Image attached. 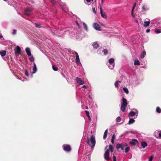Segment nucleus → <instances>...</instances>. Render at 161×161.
Segmentation results:
<instances>
[{
    "label": "nucleus",
    "instance_id": "obj_1",
    "mask_svg": "<svg viewBox=\"0 0 161 161\" xmlns=\"http://www.w3.org/2000/svg\"><path fill=\"white\" fill-rule=\"evenodd\" d=\"M86 143L93 149L95 146L96 140L95 136L92 135L90 138H88L86 141Z\"/></svg>",
    "mask_w": 161,
    "mask_h": 161
},
{
    "label": "nucleus",
    "instance_id": "obj_2",
    "mask_svg": "<svg viewBox=\"0 0 161 161\" xmlns=\"http://www.w3.org/2000/svg\"><path fill=\"white\" fill-rule=\"evenodd\" d=\"M127 102L126 99L123 97L122 99V101L121 103V109L123 112H124L125 109L127 105Z\"/></svg>",
    "mask_w": 161,
    "mask_h": 161
},
{
    "label": "nucleus",
    "instance_id": "obj_3",
    "mask_svg": "<svg viewBox=\"0 0 161 161\" xmlns=\"http://www.w3.org/2000/svg\"><path fill=\"white\" fill-rule=\"evenodd\" d=\"M138 114V112L137 110L136 109H133L129 113V116L130 117H133L136 116V117L134 118L135 119L137 117Z\"/></svg>",
    "mask_w": 161,
    "mask_h": 161
},
{
    "label": "nucleus",
    "instance_id": "obj_4",
    "mask_svg": "<svg viewBox=\"0 0 161 161\" xmlns=\"http://www.w3.org/2000/svg\"><path fill=\"white\" fill-rule=\"evenodd\" d=\"M127 146V144L123 143L121 144H118L116 145V148L117 149L120 148L122 150L124 149L125 147Z\"/></svg>",
    "mask_w": 161,
    "mask_h": 161
},
{
    "label": "nucleus",
    "instance_id": "obj_5",
    "mask_svg": "<svg viewBox=\"0 0 161 161\" xmlns=\"http://www.w3.org/2000/svg\"><path fill=\"white\" fill-rule=\"evenodd\" d=\"M36 71H33L31 72V71H25V74L28 77L31 78L32 77L33 74L36 73Z\"/></svg>",
    "mask_w": 161,
    "mask_h": 161
},
{
    "label": "nucleus",
    "instance_id": "obj_6",
    "mask_svg": "<svg viewBox=\"0 0 161 161\" xmlns=\"http://www.w3.org/2000/svg\"><path fill=\"white\" fill-rule=\"evenodd\" d=\"M75 80H76L77 83L80 85H82L85 83L84 81L79 77H76Z\"/></svg>",
    "mask_w": 161,
    "mask_h": 161
},
{
    "label": "nucleus",
    "instance_id": "obj_7",
    "mask_svg": "<svg viewBox=\"0 0 161 161\" xmlns=\"http://www.w3.org/2000/svg\"><path fill=\"white\" fill-rule=\"evenodd\" d=\"M14 51L16 56H17L20 54L21 49L19 46H17L15 48Z\"/></svg>",
    "mask_w": 161,
    "mask_h": 161
},
{
    "label": "nucleus",
    "instance_id": "obj_8",
    "mask_svg": "<svg viewBox=\"0 0 161 161\" xmlns=\"http://www.w3.org/2000/svg\"><path fill=\"white\" fill-rule=\"evenodd\" d=\"M63 147L64 150L65 151L69 152L71 150L70 147L69 145H64Z\"/></svg>",
    "mask_w": 161,
    "mask_h": 161
},
{
    "label": "nucleus",
    "instance_id": "obj_9",
    "mask_svg": "<svg viewBox=\"0 0 161 161\" xmlns=\"http://www.w3.org/2000/svg\"><path fill=\"white\" fill-rule=\"evenodd\" d=\"M109 150L107 149L104 154V158L105 160H108L109 159Z\"/></svg>",
    "mask_w": 161,
    "mask_h": 161
},
{
    "label": "nucleus",
    "instance_id": "obj_10",
    "mask_svg": "<svg viewBox=\"0 0 161 161\" xmlns=\"http://www.w3.org/2000/svg\"><path fill=\"white\" fill-rule=\"evenodd\" d=\"M100 6V14L102 17L106 19L107 18V16L106 13L103 11L101 7Z\"/></svg>",
    "mask_w": 161,
    "mask_h": 161
},
{
    "label": "nucleus",
    "instance_id": "obj_11",
    "mask_svg": "<svg viewBox=\"0 0 161 161\" xmlns=\"http://www.w3.org/2000/svg\"><path fill=\"white\" fill-rule=\"evenodd\" d=\"M93 27L97 30L100 31V27L99 25L96 23H94L93 24Z\"/></svg>",
    "mask_w": 161,
    "mask_h": 161
},
{
    "label": "nucleus",
    "instance_id": "obj_12",
    "mask_svg": "<svg viewBox=\"0 0 161 161\" xmlns=\"http://www.w3.org/2000/svg\"><path fill=\"white\" fill-rule=\"evenodd\" d=\"M32 11V9L29 8H26L25 10V14L27 15H30L29 13L31 12Z\"/></svg>",
    "mask_w": 161,
    "mask_h": 161
},
{
    "label": "nucleus",
    "instance_id": "obj_13",
    "mask_svg": "<svg viewBox=\"0 0 161 161\" xmlns=\"http://www.w3.org/2000/svg\"><path fill=\"white\" fill-rule=\"evenodd\" d=\"M138 143L137 140L136 139H132L130 142V144L132 145H135Z\"/></svg>",
    "mask_w": 161,
    "mask_h": 161
},
{
    "label": "nucleus",
    "instance_id": "obj_14",
    "mask_svg": "<svg viewBox=\"0 0 161 161\" xmlns=\"http://www.w3.org/2000/svg\"><path fill=\"white\" fill-rule=\"evenodd\" d=\"M25 51L27 54L29 56H30L31 55V50L30 48L27 47L25 49Z\"/></svg>",
    "mask_w": 161,
    "mask_h": 161
},
{
    "label": "nucleus",
    "instance_id": "obj_15",
    "mask_svg": "<svg viewBox=\"0 0 161 161\" xmlns=\"http://www.w3.org/2000/svg\"><path fill=\"white\" fill-rule=\"evenodd\" d=\"M141 144L143 148H145L147 146V143L145 141L142 142Z\"/></svg>",
    "mask_w": 161,
    "mask_h": 161
},
{
    "label": "nucleus",
    "instance_id": "obj_16",
    "mask_svg": "<svg viewBox=\"0 0 161 161\" xmlns=\"http://www.w3.org/2000/svg\"><path fill=\"white\" fill-rule=\"evenodd\" d=\"M92 46L95 49H97L99 47V45L96 42L93 43L92 44Z\"/></svg>",
    "mask_w": 161,
    "mask_h": 161
},
{
    "label": "nucleus",
    "instance_id": "obj_17",
    "mask_svg": "<svg viewBox=\"0 0 161 161\" xmlns=\"http://www.w3.org/2000/svg\"><path fill=\"white\" fill-rule=\"evenodd\" d=\"M142 9L144 11H146L149 9V8L147 5H144L142 7Z\"/></svg>",
    "mask_w": 161,
    "mask_h": 161
},
{
    "label": "nucleus",
    "instance_id": "obj_18",
    "mask_svg": "<svg viewBox=\"0 0 161 161\" xmlns=\"http://www.w3.org/2000/svg\"><path fill=\"white\" fill-rule=\"evenodd\" d=\"M146 55V52L145 51H143L142 53L140 54V57L142 58H144Z\"/></svg>",
    "mask_w": 161,
    "mask_h": 161
},
{
    "label": "nucleus",
    "instance_id": "obj_19",
    "mask_svg": "<svg viewBox=\"0 0 161 161\" xmlns=\"http://www.w3.org/2000/svg\"><path fill=\"white\" fill-rule=\"evenodd\" d=\"M0 54L2 57H4L6 55V51L5 50L1 51H0Z\"/></svg>",
    "mask_w": 161,
    "mask_h": 161
},
{
    "label": "nucleus",
    "instance_id": "obj_20",
    "mask_svg": "<svg viewBox=\"0 0 161 161\" xmlns=\"http://www.w3.org/2000/svg\"><path fill=\"white\" fill-rule=\"evenodd\" d=\"M108 129H107L105 130L104 132L103 136V138L104 139H105L107 137L108 135Z\"/></svg>",
    "mask_w": 161,
    "mask_h": 161
},
{
    "label": "nucleus",
    "instance_id": "obj_21",
    "mask_svg": "<svg viewBox=\"0 0 161 161\" xmlns=\"http://www.w3.org/2000/svg\"><path fill=\"white\" fill-rule=\"evenodd\" d=\"M135 121V120L133 119H131V118H130V120L129 121L128 124L131 125Z\"/></svg>",
    "mask_w": 161,
    "mask_h": 161
},
{
    "label": "nucleus",
    "instance_id": "obj_22",
    "mask_svg": "<svg viewBox=\"0 0 161 161\" xmlns=\"http://www.w3.org/2000/svg\"><path fill=\"white\" fill-rule=\"evenodd\" d=\"M150 24L149 21H145L144 22L143 26L144 27H147Z\"/></svg>",
    "mask_w": 161,
    "mask_h": 161
},
{
    "label": "nucleus",
    "instance_id": "obj_23",
    "mask_svg": "<svg viewBox=\"0 0 161 161\" xmlns=\"http://www.w3.org/2000/svg\"><path fill=\"white\" fill-rule=\"evenodd\" d=\"M115 138V135L114 134L112 137V139L111 140V142L113 143L114 144V140Z\"/></svg>",
    "mask_w": 161,
    "mask_h": 161
},
{
    "label": "nucleus",
    "instance_id": "obj_24",
    "mask_svg": "<svg viewBox=\"0 0 161 161\" xmlns=\"http://www.w3.org/2000/svg\"><path fill=\"white\" fill-rule=\"evenodd\" d=\"M109 148L111 153H112L113 152L114 148L112 145H109Z\"/></svg>",
    "mask_w": 161,
    "mask_h": 161
},
{
    "label": "nucleus",
    "instance_id": "obj_25",
    "mask_svg": "<svg viewBox=\"0 0 161 161\" xmlns=\"http://www.w3.org/2000/svg\"><path fill=\"white\" fill-rule=\"evenodd\" d=\"M86 112L87 116L88 117V118L89 121H91V117L89 115V112L87 111H86Z\"/></svg>",
    "mask_w": 161,
    "mask_h": 161
},
{
    "label": "nucleus",
    "instance_id": "obj_26",
    "mask_svg": "<svg viewBox=\"0 0 161 161\" xmlns=\"http://www.w3.org/2000/svg\"><path fill=\"white\" fill-rule=\"evenodd\" d=\"M120 82H121L120 81H116L115 82V84H114L116 88H118V86L119 83H120Z\"/></svg>",
    "mask_w": 161,
    "mask_h": 161
},
{
    "label": "nucleus",
    "instance_id": "obj_27",
    "mask_svg": "<svg viewBox=\"0 0 161 161\" xmlns=\"http://www.w3.org/2000/svg\"><path fill=\"white\" fill-rule=\"evenodd\" d=\"M114 62V60L113 58H110L109 60V63L111 64H113Z\"/></svg>",
    "mask_w": 161,
    "mask_h": 161
},
{
    "label": "nucleus",
    "instance_id": "obj_28",
    "mask_svg": "<svg viewBox=\"0 0 161 161\" xmlns=\"http://www.w3.org/2000/svg\"><path fill=\"white\" fill-rule=\"evenodd\" d=\"M156 112L157 113H161V109L160 108L158 107L156 108Z\"/></svg>",
    "mask_w": 161,
    "mask_h": 161
},
{
    "label": "nucleus",
    "instance_id": "obj_29",
    "mask_svg": "<svg viewBox=\"0 0 161 161\" xmlns=\"http://www.w3.org/2000/svg\"><path fill=\"white\" fill-rule=\"evenodd\" d=\"M140 62L138 60H135L134 63V64L135 65H140Z\"/></svg>",
    "mask_w": 161,
    "mask_h": 161
},
{
    "label": "nucleus",
    "instance_id": "obj_30",
    "mask_svg": "<svg viewBox=\"0 0 161 161\" xmlns=\"http://www.w3.org/2000/svg\"><path fill=\"white\" fill-rule=\"evenodd\" d=\"M123 90L126 93L128 94L129 93V91L127 88L124 87Z\"/></svg>",
    "mask_w": 161,
    "mask_h": 161
},
{
    "label": "nucleus",
    "instance_id": "obj_31",
    "mask_svg": "<svg viewBox=\"0 0 161 161\" xmlns=\"http://www.w3.org/2000/svg\"><path fill=\"white\" fill-rule=\"evenodd\" d=\"M130 147H127L125 149V153H128L130 150Z\"/></svg>",
    "mask_w": 161,
    "mask_h": 161
},
{
    "label": "nucleus",
    "instance_id": "obj_32",
    "mask_svg": "<svg viewBox=\"0 0 161 161\" xmlns=\"http://www.w3.org/2000/svg\"><path fill=\"white\" fill-rule=\"evenodd\" d=\"M104 54L106 55L108 53V50L106 49H104L103 51Z\"/></svg>",
    "mask_w": 161,
    "mask_h": 161
},
{
    "label": "nucleus",
    "instance_id": "obj_33",
    "mask_svg": "<svg viewBox=\"0 0 161 161\" xmlns=\"http://www.w3.org/2000/svg\"><path fill=\"white\" fill-rule=\"evenodd\" d=\"M121 120V118L119 116L116 119V121L118 122H120Z\"/></svg>",
    "mask_w": 161,
    "mask_h": 161
},
{
    "label": "nucleus",
    "instance_id": "obj_34",
    "mask_svg": "<svg viewBox=\"0 0 161 161\" xmlns=\"http://www.w3.org/2000/svg\"><path fill=\"white\" fill-rule=\"evenodd\" d=\"M155 31L157 33H159L161 32V31L160 30L157 29H155Z\"/></svg>",
    "mask_w": 161,
    "mask_h": 161
},
{
    "label": "nucleus",
    "instance_id": "obj_35",
    "mask_svg": "<svg viewBox=\"0 0 161 161\" xmlns=\"http://www.w3.org/2000/svg\"><path fill=\"white\" fill-rule=\"evenodd\" d=\"M76 61L77 63L80 62V59L79 55L76 56Z\"/></svg>",
    "mask_w": 161,
    "mask_h": 161
},
{
    "label": "nucleus",
    "instance_id": "obj_36",
    "mask_svg": "<svg viewBox=\"0 0 161 161\" xmlns=\"http://www.w3.org/2000/svg\"><path fill=\"white\" fill-rule=\"evenodd\" d=\"M35 25V26L37 28H41L42 27V26H41L40 25L37 23H36Z\"/></svg>",
    "mask_w": 161,
    "mask_h": 161
},
{
    "label": "nucleus",
    "instance_id": "obj_37",
    "mask_svg": "<svg viewBox=\"0 0 161 161\" xmlns=\"http://www.w3.org/2000/svg\"><path fill=\"white\" fill-rule=\"evenodd\" d=\"M83 26L84 28V29H85L86 30H87V27L85 23H83Z\"/></svg>",
    "mask_w": 161,
    "mask_h": 161
},
{
    "label": "nucleus",
    "instance_id": "obj_38",
    "mask_svg": "<svg viewBox=\"0 0 161 161\" xmlns=\"http://www.w3.org/2000/svg\"><path fill=\"white\" fill-rule=\"evenodd\" d=\"M29 60L31 62H34V58L32 56L30 58Z\"/></svg>",
    "mask_w": 161,
    "mask_h": 161
},
{
    "label": "nucleus",
    "instance_id": "obj_39",
    "mask_svg": "<svg viewBox=\"0 0 161 161\" xmlns=\"http://www.w3.org/2000/svg\"><path fill=\"white\" fill-rule=\"evenodd\" d=\"M52 68L54 70H57L58 69L54 65H53Z\"/></svg>",
    "mask_w": 161,
    "mask_h": 161
},
{
    "label": "nucleus",
    "instance_id": "obj_40",
    "mask_svg": "<svg viewBox=\"0 0 161 161\" xmlns=\"http://www.w3.org/2000/svg\"><path fill=\"white\" fill-rule=\"evenodd\" d=\"M37 68L36 65L35 64H34V66L33 68V70H36Z\"/></svg>",
    "mask_w": 161,
    "mask_h": 161
},
{
    "label": "nucleus",
    "instance_id": "obj_41",
    "mask_svg": "<svg viewBox=\"0 0 161 161\" xmlns=\"http://www.w3.org/2000/svg\"><path fill=\"white\" fill-rule=\"evenodd\" d=\"M136 3H134V5H133V6L132 8V11H134V9L136 7Z\"/></svg>",
    "mask_w": 161,
    "mask_h": 161
},
{
    "label": "nucleus",
    "instance_id": "obj_42",
    "mask_svg": "<svg viewBox=\"0 0 161 161\" xmlns=\"http://www.w3.org/2000/svg\"><path fill=\"white\" fill-rule=\"evenodd\" d=\"M92 10H93V12L94 14H96V13H97V11H96L95 10V8H92Z\"/></svg>",
    "mask_w": 161,
    "mask_h": 161
},
{
    "label": "nucleus",
    "instance_id": "obj_43",
    "mask_svg": "<svg viewBox=\"0 0 161 161\" xmlns=\"http://www.w3.org/2000/svg\"><path fill=\"white\" fill-rule=\"evenodd\" d=\"M16 31L15 30H14L13 31L12 34L13 35H15L16 34Z\"/></svg>",
    "mask_w": 161,
    "mask_h": 161
},
{
    "label": "nucleus",
    "instance_id": "obj_44",
    "mask_svg": "<svg viewBox=\"0 0 161 161\" xmlns=\"http://www.w3.org/2000/svg\"><path fill=\"white\" fill-rule=\"evenodd\" d=\"M81 88L87 89L88 88V86L84 85L81 87Z\"/></svg>",
    "mask_w": 161,
    "mask_h": 161
},
{
    "label": "nucleus",
    "instance_id": "obj_45",
    "mask_svg": "<svg viewBox=\"0 0 161 161\" xmlns=\"http://www.w3.org/2000/svg\"><path fill=\"white\" fill-rule=\"evenodd\" d=\"M133 11H132V10H131V14H132V16L133 17H135V15L134 14V13H133Z\"/></svg>",
    "mask_w": 161,
    "mask_h": 161
},
{
    "label": "nucleus",
    "instance_id": "obj_46",
    "mask_svg": "<svg viewBox=\"0 0 161 161\" xmlns=\"http://www.w3.org/2000/svg\"><path fill=\"white\" fill-rule=\"evenodd\" d=\"M158 136L159 137L161 138V131H158Z\"/></svg>",
    "mask_w": 161,
    "mask_h": 161
},
{
    "label": "nucleus",
    "instance_id": "obj_47",
    "mask_svg": "<svg viewBox=\"0 0 161 161\" xmlns=\"http://www.w3.org/2000/svg\"><path fill=\"white\" fill-rule=\"evenodd\" d=\"M153 158V156H151L149 158V161H152Z\"/></svg>",
    "mask_w": 161,
    "mask_h": 161
},
{
    "label": "nucleus",
    "instance_id": "obj_48",
    "mask_svg": "<svg viewBox=\"0 0 161 161\" xmlns=\"http://www.w3.org/2000/svg\"><path fill=\"white\" fill-rule=\"evenodd\" d=\"M113 161H116V157L114 156V155L113 156Z\"/></svg>",
    "mask_w": 161,
    "mask_h": 161
},
{
    "label": "nucleus",
    "instance_id": "obj_49",
    "mask_svg": "<svg viewBox=\"0 0 161 161\" xmlns=\"http://www.w3.org/2000/svg\"><path fill=\"white\" fill-rule=\"evenodd\" d=\"M82 92L83 93H86V90L85 89H83L82 90Z\"/></svg>",
    "mask_w": 161,
    "mask_h": 161
},
{
    "label": "nucleus",
    "instance_id": "obj_50",
    "mask_svg": "<svg viewBox=\"0 0 161 161\" xmlns=\"http://www.w3.org/2000/svg\"><path fill=\"white\" fill-rule=\"evenodd\" d=\"M92 1H93V0H91ZM86 1L87 2V3H89L91 2V0H86Z\"/></svg>",
    "mask_w": 161,
    "mask_h": 161
},
{
    "label": "nucleus",
    "instance_id": "obj_51",
    "mask_svg": "<svg viewBox=\"0 0 161 161\" xmlns=\"http://www.w3.org/2000/svg\"><path fill=\"white\" fill-rule=\"evenodd\" d=\"M150 31V29H147L146 30V32L147 33H149Z\"/></svg>",
    "mask_w": 161,
    "mask_h": 161
},
{
    "label": "nucleus",
    "instance_id": "obj_52",
    "mask_svg": "<svg viewBox=\"0 0 161 161\" xmlns=\"http://www.w3.org/2000/svg\"><path fill=\"white\" fill-rule=\"evenodd\" d=\"M135 21L137 23H138V20H135Z\"/></svg>",
    "mask_w": 161,
    "mask_h": 161
},
{
    "label": "nucleus",
    "instance_id": "obj_53",
    "mask_svg": "<svg viewBox=\"0 0 161 161\" xmlns=\"http://www.w3.org/2000/svg\"><path fill=\"white\" fill-rule=\"evenodd\" d=\"M75 54L76 56L78 55V53L77 52H75Z\"/></svg>",
    "mask_w": 161,
    "mask_h": 161
},
{
    "label": "nucleus",
    "instance_id": "obj_54",
    "mask_svg": "<svg viewBox=\"0 0 161 161\" xmlns=\"http://www.w3.org/2000/svg\"><path fill=\"white\" fill-rule=\"evenodd\" d=\"M102 3H103V0H102Z\"/></svg>",
    "mask_w": 161,
    "mask_h": 161
},
{
    "label": "nucleus",
    "instance_id": "obj_55",
    "mask_svg": "<svg viewBox=\"0 0 161 161\" xmlns=\"http://www.w3.org/2000/svg\"><path fill=\"white\" fill-rule=\"evenodd\" d=\"M3 0L4 1L6 2L8 0Z\"/></svg>",
    "mask_w": 161,
    "mask_h": 161
},
{
    "label": "nucleus",
    "instance_id": "obj_56",
    "mask_svg": "<svg viewBox=\"0 0 161 161\" xmlns=\"http://www.w3.org/2000/svg\"><path fill=\"white\" fill-rule=\"evenodd\" d=\"M2 36H0V38H2Z\"/></svg>",
    "mask_w": 161,
    "mask_h": 161
},
{
    "label": "nucleus",
    "instance_id": "obj_57",
    "mask_svg": "<svg viewBox=\"0 0 161 161\" xmlns=\"http://www.w3.org/2000/svg\"><path fill=\"white\" fill-rule=\"evenodd\" d=\"M88 96L89 97V98H91V96L90 95H89Z\"/></svg>",
    "mask_w": 161,
    "mask_h": 161
},
{
    "label": "nucleus",
    "instance_id": "obj_58",
    "mask_svg": "<svg viewBox=\"0 0 161 161\" xmlns=\"http://www.w3.org/2000/svg\"><path fill=\"white\" fill-rule=\"evenodd\" d=\"M107 147H108V146H107L105 148H106V149H107Z\"/></svg>",
    "mask_w": 161,
    "mask_h": 161
},
{
    "label": "nucleus",
    "instance_id": "obj_59",
    "mask_svg": "<svg viewBox=\"0 0 161 161\" xmlns=\"http://www.w3.org/2000/svg\"><path fill=\"white\" fill-rule=\"evenodd\" d=\"M112 67H114V66L113 65H112Z\"/></svg>",
    "mask_w": 161,
    "mask_h": 161
},
{
    "label": "nucleus",
    "instance_id": "obj_60",
    "mask_svg": "<svg viewBox=\"0 0 161 161\" xmlns=\"http://www.w3.org/2000/svg\"><path fill=\"white\" fill-rule=\"evenodd\" d=\"M110 69H112V68H110Z\"/></svg>",
    "mask_w": 161,
    "mask_h": 161
},
{
    "label": "nucleus",
    "instance_id": "obj_61",
    "mask_svg": "<svg viewBox=\"0 0 161 161\" xmlns=\"http://www.w3.org/2000/svg\"><path fill=\"white\" fill-rule=\"evenodd\" d=\"M86 109H87V108H87V107H86Z\"/></svg>",
    "mask_w": 161,
    "mask_h": 161
},
{
    "label": "nucleus",
    "instance_id": "obj_62",
    "mask_svg": "<svg viewBox=\"0 0 161 161\" xmlns=\"http://www.w3.org/2000/svg\"><path fill=\"white\" fill-rule=\"evenodd\" d=\"M118 91H119V90L118 89Z\"/></svg>",
    "mask_w": 161,
    "mask_h": 161
}]
</instances>
